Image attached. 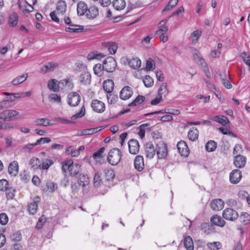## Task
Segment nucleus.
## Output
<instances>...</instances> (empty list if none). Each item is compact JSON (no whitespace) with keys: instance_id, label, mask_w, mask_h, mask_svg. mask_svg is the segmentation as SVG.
<instances>
[{"instance_id":"7ed1b4c3","label":"nucleus","mask_w":250,"mask_h":250,"mask_svg":"<svg viewBox=\"0 0 250 250\" xmlns=\"http://www.w3.org/2000/svg\"><path fill=\"white\" fill-rule=\"evenodd\" d=\"M121 157V151L118 148H113L110 150L108 153L107 161L111 165L115 166L120 162Z\"/></svg>"},{"instance_id":"412c9836","label":"nucleus","mask_w":250,"mask_h":250,"mask_svg":"<svg viewBox=\"0 0 250 250\" xmlns=\"http://www.w3.org/2000/svg\"><path fill=\"white\" fill-rule=\"evenodd\" d=\"M100 130L98 127L88 128L83 130H80L77 132V136H81L83 135H87L92 134L98 132Z\"/></svg>"},{"instance_id":"4c0bfd02","label":"nucleus","mask_w":250,"mask_h":250,"mask_svg":"<svg viewBox=\"0 0 250 250\" xmlns=\"http://www.w3.org/2000/svg\"><path fill=\"white\" fill-rule=\"evenodd\" d=\"M106 47L107 48L111 54H114L118 49V45L116 42H109L106 43Z\"/></svg>"},{"instance_id":"7c9ffc66","label":"nucleus","mask_w":250,"mask_h":250,"mask_svg":"<svg viewBox=\"0 0 250 250\" xmlns=\"http://www.w3.org/2000/svg\"><path fill=\"white\" fill-rule=\"evenodd\" d=\"M80 81L83 84L90 83L91 82L90 74L88 72L83 73L80 76Z\"/></svg>"},{"instance_id":"774afa93","label":"nucleus","mask_w":250,"mask_h":250,"mask_svg":"<svg viewBox=\"0 0 250 250\" xmlns=\"http://www.w3.org/2000/svg\"><path fill=\"white\" fill-rule=\"evenodd\" d=\"M240 218L245 224H247L250 220V215L247 213H244L240 216Z\"/></svg>"},{"instance_id":"e2e57ef3","label":"nucleus","mask_w":250,"mask_h":250,"mask_svg":"<svg viewBox=\"0 0 250 250\" xmlns=\"http://www.w3.org/2000/svg\"><path fill=\"white\" fill-rule=\"evenodd\" d=\"M8 187L9 183L6 180H0V190L5 191Z\"/></svg>"},{"instance_id":"09e8293b","label":"nucleus","mask_w":250,"mask_h":250,"mask_svg":"<svg viewBox=\"0 0 250 250\" xmlns=\"http://www.w3.org/2000/svg\"><path fill=\"white\" fill-rule=\"evenodd\" d=\"M179 0H170L167 4L163 12L170 11L175 7L178 2Z\"/></svg>"},{"instance_id":"dca6fc26","label":"nucleus","mask_w":250,"mask_h":250,"mask_svg":"<svg viewBox=\"0 0 250 250\" xmlns=\"http://www.w3.org/2000/svg\"><path fill=\"white\" fill-rule=\"evenodd\" d=\"M246 163V158L241 155H236L234 157L233 164L238 168L243 167Z\"/></svg>"},{"instance_id":"4468645a","label":"nucleus","mask_w":250,"mask_h":250,"mask_svg":"<svg viewBox=\"0 0 250 250\" xmlns=\"http://www.w3.org/2000/svg\"><path fill=\"white\" fill-rule=\"evenodd\" d=\"M129 152L133 155L137 154L140 149L139 142L136 140H131L128 143Z\"/></svg>"},{"instance_id":"4be33fe9","label":"nucleus","mask_w":250,"mask_h":250,"mask_svg":"<svg viewBox=\"0 0 250 250\" xmlns=\"http://www.w3.org/2000/svg\"><path fill=\"white\" fill-rule=\"evenodd\" d=\"M210 221L213 225L220 227H224L226 224L221 217L217 215L212 216L210 218Z\"/></svg>"},{"instance_id":"393cba45","label":"nucleus","mask_w":250,"mask_h":250,"mask_svg":"<svg viewBox=\"0 0 250 250\" xmlns=\"http://www.w3.org/2000/svg\"><path fill=\"white\" fill-rule=\"evenodd\" d=\"M146 153L147 158L152 159L155 154V150L153 145L151 143H147L146 145Z\"/></svg>"},{"instance_id":"69168bd1","label":"nucleus","mask_w":250,"mask_h":250,"mask_svg":"<svg viewBox=\"0 0 250 250\" xmlns=\"http://www.w3.org/2000/svg\"><path fill=\"white\" fill-rule=\"evenodd\" d=\"M51 140L49 138L45 137L41 138L37 140L36 142L37 145H39L41 144L49 143L51 142Z\"/></svg>"},{"instance_id":"b1692460","label":"nucleus","mask_w":250,"mask_h":250,"mask_svg":"<svg viewBox=\"0 0 250 250\" xmlns=\"http://www.w3.org/2000/svg\"><path fill=\"white\" fill-rule=\"evenodd\" d=\"M99 14L98 9L95 6H91L87 8V11L86 12V15L89 19H94Z\"/></svg>"},{"instance_id":"f3484780","label":"nucleus","mask_w":250,"mask_h":250,"mask_svg":"<svg viewBox=\"0 0 250 250\" xmlns=\"http://www.w3.org/2000/svg\"><path fill=\"white\" fill-rule=\"evenodd\" d=\"M19 172V164L17 161L10 163L8 166V173L12 176H16Z\"/></svg>"},{"instance_id":"2eb2a0df","label":"nucleus","mask_w":250,"mask_h":250,"mask_svg":"<svg viewBox=\"0 0 250 250\" xmlns=\"http://www.w3.org/2000/svg\"><path fill=\"white\" fill-rule=\"evenodd\" d=\"M134 166L138 171H142L145 168L144 158L141 155L136 156L134 161Z\"/></svg>"},{"instance_id":"423d86ee","label":"nucleus","mask_w":250,"mask_h":250,"mask_svg":"<svg viewBox=\"0 0 250 250\" xmlns=\"http://www.w3.org/2000/svg\"><path fill=\"white\" fill-rule=\"evenodd\" d=\"M103 65L105 71L112 72L115 70L117 64L115 60L112 57H109L104 60Z\"/></svg>"},{"instance_id":"6ab92c4d","label":"nucleus","mask_w":250,"mask_h":250,"mask_svg":"<svg viewBox=\"0 0 250 250\" xmlns=\"http://www.w3.org/2000/svg\"><path fill=\"white\" fill-rule=\"evenodd\" d=\"M40 201V198L39 196H36L34 198L33 202L31 203L29 206L28 210L31 214H34L37 212L38 209V204Z\"/></svg>"},{"instance_id":"f03ea898","label":"nucleus","mask_w":250,"mask_h":250,"mask_svg":"<svg viewBox=\"0 0 250 250\" xmlns=\"http://www.w3.org/2000/svg\"><path fill=\"white\" fill-rule=\"evenodd\" d=\"M67 5L66 2L63 0H60L58 2L56 10L51 12L50 16L52 21L59 23L60 19L63 18L66 11Z\"/></svg>"},{"instance_id":"052dcab7","label":"nucleus","mask_w":250,"mask_h":250,"mask_svg":"<svg viewBox=\"0 0 250 250\" xmlns=\"http://www.w3.org/2000/svg\"><path fill=\"white\" fill-rule=\"evenodd\" d=\"M155 63L154 61L151 59H149L146 61V69L150 71L154 69Z\"/></svg>"},{"instance_id":"9b49d317","label":"nucleus","mask_w":250,"mask_h":250,"mask_svg":"<svg viewBox=\"0 0 250 250\" xmlns=\"http://www.w3.org/2000/svg\"><path fill=\"white\" fill-rule=\"evenodd\" d=\"M132 88L128 86L124 87L120 92V97L123 100L129 99L133 95Z\"/></svg>"},{"instance_id":"ddd939ff","label":"nucleus","mask_w":250,"mask_h":250,"mask_svg":"<svg viewBox=\"0 0 250 250\" xmlns=\"http://www.w3.org/2000/svg\"><path fill=\"white\" fill-rule=\"evenodd\" d=\"M242 178V173L240 170L234 169L229 175V181L233 184H237Z\"/></svg>"},{"instance_id":"f704fd0d","label":"nucleus","mask_w":250,"mask_h":250,"mask_svg":"<svg viewBox=\"0 0 250 250\" xmlns=\"http://www.w3.org/2000/svg\"><path fill=\"white\" fill-rule=\"evenodd\" d=\"M212 119L223 125H226L229 122L227 117L223 115L215 116Z\"/></svg>"},{"instance_id":"8fccbe9b","label":"nucleus","mask_w":250,"mask_h":250,"mask_svg":"<svg viewBox=\"0 0 250 250\" xmlns=\"http://www.w3.org/2000/svg\"><path fill=\"white\" fill-rule=\"evenodd\" d=\"M190 49L191 53L195 60L200 61L202 59L201 55L197 49L193 47H190Z\"/></svg>"},{"instance_id":"0eeeda50","label":"nucleus","mask_w":250,"mask_h":250,"mask_svg":"<svg viewBox=\"0 0 250 250\" xmlns=\"http://www.w3.org/2000/svg\"><path fill=\"white\" fill-rule=\"evenodd\" d=\"M223 217L226 220L234 221L238 217V213L234 209L227 208L223 211Z\"/></svg>"},{"instance_id":"0e129e2a","label":"nucleus","mask_w":250,"mask_h":250,"mask_svg":"<svg viewBox=\"0 0 250 250\" xmlns=\"http://www.w3.org/2000/svg\"><path fill=\"white\" fill-rule=\"evenodd\" d=\"M46 187L49 190V191L51 192H54L58 188L57 184L54 182H47L46 183Z\"/></svg>"},{"instance_id":"37998d69","label":"nucleus","mask_w":250,"mask_h":250,"mask_svg":"<svg viewBox=\"0 0 250 250\" xmlns=\"http://www.w3.org/2000/svg\"><path fill=\"white\" fill-rule=\"evenodd\" d=\"M217 147V144L214 141H209L206 144V149L208 152L214 151Z\"/></svg>"},{"instance_id":"bb28decb","label":"nucleus","mask_w":250,"mask_h":250,"mask_svg":"<svg viewBox=\"0 0 250 250\" xmlns=\"http://www.w3.org/2000/svg\"><path fill=\"white\" fill-rule=\"evenodd\" d=\"M89 179L87 175L80 174L78 177L79 185L83 187H86L89 184Z\"/></svg>"},{"instance_id":"c9c22d12","label":"nucleus","mask_w":250,"mask_h":250,"mask_svg":"<svg viewBox=\"0 0 250 250\" xmlns=\"http://www.w3.org/2000/svg\"><path fill=\"white\" fill-rule=\"evenodd\" d=\"M104 68L103 64L100 63L95 64L93 67V71L95 75L100 77L103 75Z\"/></svg>"},{"instance_id":"bf43d9fd","label":"nucleus","mask_w":250,"mask_h":250,"mask_svg":"<svg viewBox=\"0 0 250 250\" xmlns=\"http://www.w3.org/2000/svg\"><path fill=\"white\" fill-rule=\"evenodd\" d=\"M167 91V83H163L160 86L158 89V95L162 97L163 94L166 93Z\"/></svg>"},{"instance_id":"338daca9","label":"nucleus","mask_w":250,"mask_h":250,"mask_svg":"<svg viewBox=\"0 0 250 250\" xmlns=\"http://www.w3.org/2000/svg\"><path fill=\"white\" fill-rule=\"evenodd\" d=\"M242 151V146L240 145H236L233 148V153L234 155H240V153Z\"/></svg>"},{"instance_id":"c03bdc74","label":"nucleus","mask_w":250,"mask_h":250,"mask_svg":"<svg viewBox=\"0 0 250 250\" xmlns=\"http://www.w3.org/2000/svg\"><path fill=\"white\" fill-rule=\"evenodd\" d=\"M53 161L51 159H45L42 164H40L39 169L46 170L53 165Z\"/></svg>"},{"instance_id":"c756f323","label":"nucleus","mask_w":250,"mask_h":250,"mask_svg":"<svg viewBox=\"0 0 250 250\" xmlns=\"http://www.w3.org/2000/svg\"><path fill=\"white\" fill-rule=\"evenodd\" d=\"M198 130L195 127L191 128L188 132V138L190 140L192 141H196L198 139Z\"/></svg>"},{"instance_id":"5fc2aeb1","label":"nucleus","mask_w":250,"mask_h":250,"mask_svg":"<svg viewBox=\"0 0 250 250\" xmlns=\"http://www.w3.org/2000/svg\"><path fill=\"white\" fill-rule=\"evenodd\" d=\"M104 147H102L100 148L98 151L93 153L92 157L95 160H98L99 159L102 157V154L104 151Z\"/></svg>"},{"instance_id":"680f3d73","label":"nucleus","mask_w":250,"mask_h":250,"mask_svg":"<svg viewBox=\"0 0 250 250\" xmlns=\"http://www.w3.org/2000/svg\"><path fill=\"white\" fill-rule=\"evenodd\" d=\"M8 217L5 213L0 214V224L2 225L7 224L8 222Z\"/></svg>"},{"instance_id":"6e6d98bb","label":"nucleus","mask_w":250,"mask_h":250,"mask_svg":"<svg viewBox=\"0 0 250 250\" xmlns=\"http://www.w3.org/2000/svg\"><path fill=\"white\" fill-rule=\"evenodd\" d=\"M85 114V107L84 105H83L81 108L79 112L73 115L71 119L73 120H76L83 117Z\"/></svg>"},{"instance_id":"79ce46f5","label":"nucleus","mask_w":250,"mask_h":250,"mask_svg":"<svg viewBox=\"0 0 250 250\" xmlns=\"http://www.w3.org/2000/svg\"><path fill=\"white\" fill-rule=\"evenodd\" d=\"M104 176L105 177V181L107 183L108 181L112 180L115 177V174L113 170L111 169H106L104 171Z\"/></svg>"},{"instance_id":"a18cd8bd","label":"nucleus","mask_w":250,"mask_h":250,"mask_svg":"<svg viewBox=\"0 0 250 250\" xmlns=\"http://www.w3.org/2000/svg\"><path fill=\"white\" fill-rule=\"evenodd\" d=\"M143 82L146 87H150L154 83L153 79L149 75L146 76L143 79Z\"/></svg>"},{"instance_id":"f257e3e1","label":"nucleus","mask_w":250,"mask_h":250,"mask_svg":"<svg viewBox=\"0 0 250 250\" xmlns=\"http://www.w3.org/2000/svg\"><path fill=\"white\" fill-rule=\"evenodd\" d=\"M62 169L65 175L72 176H76L80 171L81 166L78 164H74L71 160L65 161L62 163Z\"/></svg>"},{"instance_id":"a878e982","label":"nucleus","mask_w":250,"mask_h":250,"mask_svg":"<svg viewBox=\"0 0 250 250\" xmlns=\"http://www.w3.org/2000/svg\"><path fill=\"white\" fill-rule=\"evenodd\" d=\"M114 88V83L111 80H107L104 82L103 88L108 94H111Z\"/></svg>"},{"instance_id":"c85d7f7f","label":"nucleus","mask_w":250,"mask_h":250,"mask_svg":"<svg viewBox=\"0 0 250 250\" xmlns=\"http://www.w3.org/2000/svg\"><path fill=\"white\" fill-rule=\"evenodd\" d=\"M128 64L133 69L139 68L141 66V61L137 57H133L128 61Z\"/></svg>"},{"instance_id":"864d4df0","label":"nucleus","mask_w":250,"mask_h":250,"mask_svg":"<svg viewBox=\"0 0 250 250\" xmlns=\"http://www.w3.org/2000/svg\"><path fill=\"white\" fill-rule=\"evenodd\" d=\"M221 246V244L219 242H213L208 244V247L210 250H218Z\"/></svg>"},{"instance_id":"a211bd4d","label":"nucleus","mask_w":250,"mask_h":250,"mask_svg":"<svg viewBox=\"0 0 250 250\" xmlns=\"http://www.w3.org/2000/svg\"><path fill=\"white\" fill-rule=\"evenodd\" d=\"M210 206L213 210L218 211L223 209L224 207V203L220 199H215L211 201Z\"/></svg>"},{"instance_id":"20e7f679","label":"nucleus","mask_w":250,"mask_h":250,"mask_svg":"<svg viewBox=\"0 0 250 250\" xmlns=\"http://www.w3.org/2000/svg\"><path fill=\"white\" fill-rule=\"evenodd\" d=\"M93 186L97 188H104L106 190L109 188V186H107V182L103 177L102 173L100 172H97L94 175Z\"/></svg>"},{"instance_id":"13d9d810","label":"nucleus","mask_w":250,"mask_h":250,"mask_svg":"<svg viewBox=\"0 0 250 250\" xmlns=\"http://www.w3.org/2000/svg\"><path fill=\"white\" fill-rule=\"evenodd\" d=\"M49 99L50 101L57 103L58 104H61V98L60 95L57 94H51L49 96Z\"/></svg>"},{"instance_id":"1a4fd4ad","label":"nucleus","mask_w":250,"mask_h":250,"mask_svg":"<svg viewBox=\"0 0 250 250\" xmlns=\"http://www.w3.org/2000/svg\"><path fill=\"white\" fill-rule=\"evenodd\" d=\"M156 151L159 159H165L167 155L166 145L163 142H159L157 145Z\"/></svg>"},{"instance_id":"de8ad7c7","label":"nucleus","mask_w":250,"mask_h":250,"mask_svg":"<svg viewBox=\"0 0 250 250\" xmlns=\"http://www.w3.org/2000/svg\"><path fill=\"white\" fill-rule=\"evenodd\" d=\"M40 160L38 158L33 157L30 160L29 165L33 169H37L40 167Z\"/></svg>"},{"instance_id":"6e6552de","label":"nucleus","mask_w":250,"mask_h":250,"mask_svg":"<svg viewBox=\"0 0 250 250\" xmlns=\"http://www.w3.org/2000/svg\"><path fill=\"white\" fill-rule=\"evenodd\" d=\"M68 104L70 106L78 105L81 100L80 94L76 92H71L67 96Z\"/></svg>"},{"instance_id":"ea45409f","label":"nucleus","mask_w":250,"mask_h":250,"mask_svg":"<svg viewBox=\"0 0 250 250\" xmlns=\"http://www.w3.org/2000/svg\"><path fill=\"white\" fill-rule=\"evenodd\" d=\"M16 127V124L12 123H3L0 121V130L14 129Z\"/></svg>"},{"instance_id":"2f4dec72","label":"nucleus","mask_w":250,"mask_h":250,"mask_svg":"<svg viewBox=\"0 0 250 250\" xmlns=\"http://www.w3.org/2000/svg\"><path fill=\"white\" fill-rule=\"evenodd\" d=\"M83 30V27L82 26L71 24H70L68 27H66L65 30L66 32L78 33L82 31Z\"/></svg>"},{"instance_id":"a19ab883","label":"nucleus","mask_w":250,"mask_h":250,"mask_svg":"<svg viewBox=\"0 0 250 250\" xmlns=\"http://www.w3.org/2000/svg\"><path fill=\"white\" fill-rule=\"evenodd\" d=\"M202 33V31L201 29H198L192 32L191 35V38L192 39V43L193 44H195L197 42L199 38L201 36Z\"/></svg>"},{"instance_id":"72a5a7b5","label":"nucleus","mask_w":250,"mask_h":250,"mask_svg":"<svg viewBox=\"0 0 250 250\" xmlns=\"http://www.w3.org/2000/svg\"><path fill=\"white\" fill-rule=\"evenodd\" d=\"M113 6L117 10H122L125 8L126 2L125 0H114Z\"/></svg>"},{"instance_id":"603ef678","label":"nucleus","mask_w":250,"mask_h":250,"mask_svg":"<svg viewBox=\"0 0 250 250\" xmlns=\"http://www.w3.org/2000/svg\"><path fill=\"white\" fill-rule=\"evenodd\" d=\"M5 191L8 199H12L15 196L16 190L14 188L8 187Z\"/></svg>"},{"instance_id":"3c124183","label":"nucleus","mask_w":250,"mask_h":250,"mask_svg":"<svg viewBox=\"0 0 250 250\" xmlns=\"http://www.w3.org/2000/svg\"><path fill=\"white\" fill-rule=\"evenodd\" d=\"M145 99V97L143 96H138L136 99L131 103L128 104L129 106H135L141 104Z\"/></svg>"},{"instance_id":"4d7b16f0","label":"nucleus","mask_w":250,"mask_h":250,"mask_svg":"<svg viewBox=\"0 0 250 250\" xmlns=\"http://www.w3.org/2000/svg\"><path fill=\"white\" fill-rule=\"evenodd\" d=\"M58 66V64L54 62H47L45 65V68L47 71H53Z\"/></svg>"},{"instance_id":"473e14b6","label":"nucleus","mask_w":250,"mask_h":250,"mask_svg":"<svg viewBox=\"0 0 250 250\" xmlns=\"http://www.w3.org/2000/svg\"><path fill=\"white\" fill-rule=\"evenodd\" d=\"M184 244L187 250H193V242L190 236H188L185 238Z\"/></svg>"},{"instance_id":"39448f33","label":"nucleus","mask_w":250,"mask_h":250,"mask_svg":"<svg viewBox=\"0 0 250 250\" xmlns=\"http://www.w3.org/2000/svg\"><path fill=\"white\" fill-rule=\"evenodd\" d=\"M19 112L15 110L6 109L0 112V121L2 122L10 121L19 115Z\"/></svg>"},{"instance_id":"5701e85b","label":"nucleus","mask_w":250,"mask_h":250,"mask_svg":"<svg viewBox=\"0 0 250 250\" xmlns=\"http://www.w3.org/2000/svg\"><path fill=\"white\" fill-rule=\"evenodd\" d=\"M87 5L83 1H81L77 3V13L79 16H83L87 11Z\"/></svg>"},{"instance_id":"aec40b11","label":"nucleus","mask_w":250,"mask_h":250,"mask_svg":"<svg viewBox=\"0 0 250 250\" xmlns=\"http://www.w3.org/2000/svg\"><path fill=\"white\" fill-rule=\"evenodd\" d=\"M28 75L27 73H24L22 75L18 76L12 80L11 83L14 86L18 85L25 82L28 78Z\"/></svg>"},{"instance_id":"49530a36","label":"nucleus","mask_w":250,"mask_h":250,"mask_svg":"<svg viewBox=\"0 0 250 250\" xmlns=\"http://www.w3.org/2000/svg\"><path fill=\"white\" fill-rule=\"evenodd\" d=\"M104 57V55L102 53L92 52L87 55V59L88 60H92L94 59L100 60Z\"/></svg>"},{"instance_id":"9d476101","label":"nucleus","mask_w":250,"mask_h":250,"mask_svg":"<svg viewBox=\"0 0 250 250\" xmlns=\"http://www.w3.org/2000/svg\"><path fill=\"white\" fill-rule=\"evenodd\" d=\"M91 105L93 110L97 113H102L105 110L104 104L100 100H93Z\"/></svg>"},{"instance_id":"e433bc0d","label":"nucleus","mask_w":250,"mask_h":250,"mask_svg":"<svg viewBox=\"0 0 250 250\" xmlns=\"http://www.w3.org/2000/svg\"><path fill=\"white\" fill-rule=\"evenodd\" d=\"M48 87L54 92H58L60 89L58 81L55 79L51 80L48 83Z\"/></svg>"},{"instance_id":"58836bf2","label":"nucleus","mask_w":250,"mask_h":250,"mask_svg":"<svg viewBox=\"0 0 250 250\" xmlns=\"http://www.w3.org/2000/svg\"><path fill=\"white\" fill-rule=\"evenodd\" d=\"M18 16L16 13H13L9 16L8 22L11 26H15L18 24Z\"/></svg>"},{"instance_id":"f8f14e48","label":"nucleus","mask_w":250,"mask_h":250,"mask_svg":"<svg viewBox=\"0 0 250 250\" xmlns=\"http://www.w3.org/2000/svg\"><path fill=\"white\" fill-rule=\"evenodd\" d=\"M177 149L182 156L187 157L189 153V150L187 143L184 141L179 142L177 145Z\"/></svg>"},{"instance_id":"cd10ccee","label":"nucleus","mask_w":250,"mask_h":250,"mask_svg":"<svg viewBox=\"0 0 250 250\" xmlns=\"http://www.w3.org/2000/svg\"><path fill=\"white\" fill-rule=\"evenodd\" d=\"M34 123L38 126H47L51 125L53 124L51 123L49 119L47 118H38L34 121Z\"/></svg>"}]
</instances>
